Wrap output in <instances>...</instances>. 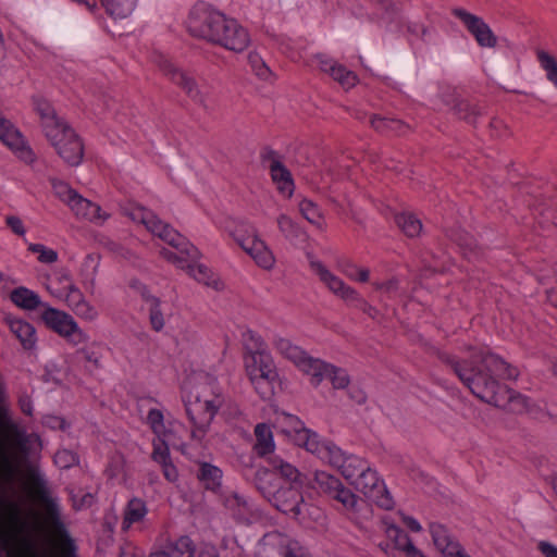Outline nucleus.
<instances>
[{
  "label": "nucleus",
  "mask_w": 557,
  "mask_h": 557,
  "mask_svg": "<svg viewBox=\"0 0 557 557\" xmlns=\"http://www.w3.org/2000/svg\"><path fill=\"white\" fill-rule=\"evenodd\" d=\"M459 380L481 400L513 413H521L528 408V399L520 393L502 385L498 380H516L517 368L503 358L491 352L475 350L470 359L457 360L442 355Z\"/></svg>",
  "instance_id": "nucleus-1"
},
{
  "label": "nucleus",
  "mask_w": 557,
  "mask_h": 557,
  "mask_svg": "<svg viewBox=\"0 0 557 557\" xmlns=\"http://www.w3.org/2000/svg\"><path fill=\"white\" fill-rule=\"evenodd\" d=\"M299 445L315 455L324 463L337 470L345 480L349 481L357 491L379 507L389 510L394 500L384 481L379 476L368 460L344 451L331 441L322 440L309 430L298 433Z\"/></svg>",
  "instance_id": "nucleus-2"
},
{
  "label": "nucleus",
  "mask_w": 557,
  "mask_h": 557,
  "mask_svg": "<svg viewBox=\"0 0 557 557\" xmlns=\"http://www.w3.org/2000/svg\"><path fill=\"white\" fill-rule=\"evenodd\" d=\"M188 29L193 36L203 38L234 52L244 51L250 42L247 30L237 21L203 7L195 8L191 11Z\"/></svg>",
  "instance_id": "nucleus-3"
},
{
  "label": "nucleus",
  "mask_w": 557,
  "mask_h": 557,
  "mask_svg": "<svg viewBox=\"0 0 557 557\" xmlns=\"http://www.w3.org/2000/svg\"><path fill=\"white\" fill-rule=\"evenodd\" d=\"M34 110L40 119L42 133L57 154L70 166H77L84 158V144L74 128L61 117L46 99H33Z\"/></svg>",
  "instance_id": "nucleus-4"
},
{
  "label": "nucleus",
  "mask_w": 557,
  "mask_h": 557,
  "mask_svg": "<svg viewBox=\"0 0 557 557\" xmlns=\"http://www.w3.org/2000/svg\"><path fill=\"white\" fill-rule=\"evenodd\" d=\"M4 391L0 375V394ZM38 441L34 434H27L9 418L0 414V490L9 485L33 445Z\"/></svg>",
  "instance_id": "nucleus-5"
},
{
  "label": "nucleus",
  "mask_w": 557,
  "mask_h": 557,
  "mask_svg": "<svg viewBox=\"0 0 557 557\" xmlns=\"http://www.w3.org/2000/svg\"><path fill=\"white\" fill-rule=\"evenodd\" d=\"M30 523L14 506L0 511V557H38L33 552Z\"/></svg>",
  "instance_id": "nucleus-6"
},
{
  "label": "nucleus",
  "mask_w": 557,
  "mask_h": 557,
  "mask_svg": "<svg viewBox=\"0 0 557 557\" xmlns=\"http://www.w3.org/2000/svg\"><path fill=\"white\" fill-rule=\"evenodd\" d=\"M34 493L42 505V522L58 549V557H76V544L71 537L58 503L49 496L46 486L35 482Z\"/></svg>",
  "instance_id": "nucleus-7"
},
{
  "label": "nucleus",
  "mask_w": 557,
  "mask_h": 557,
  "mask_svg": "<svg viewBox=\"0 0 557 557\" xmlns=\"http://www.w3.org/2000/svg\"><path fill=\"white\" fill-rule=\"evenodd\" d=\"M246 372L257 393L269 399L274 394L278 374L273 359L263 351L250 354L245 361Z\"/></svg>",
  "instance_id": "nucleus-8"
},
{
  "label": "nucleus",
  "mask_w": 557,
  "mask_h": 557,
  "mask_svg": "<svg viewBox=\"0 0 557 557\" xmlns=\"http://www.w3.org/2000/svg\"><path fill=\"white\" fill-rule=\"evenodd\" d=\"M160 71L175 85H177L185 95L202 108H207V96L201 90L195 77L189 73L178 69L169 59L160 57L157 60Z\"/></svg>",
  "instance_id": "nucleus-9"
},
{
  "label": "nucleus",
  "mask_w": 557,
  "mask_h": 557,
  "mask_svg": "<svg viewBox=\"0 0 557 557\" xmlns=\"http://www.w3.org/2000/svg\"><path fill=\"white\" fill-rule=\"evenodd\" d=\"M41 319L48 327L74 345L86 343L88 339L87 334L79 329L74 318L64 311L47 307L41 313Z\"/></svg>",
  "instance_id": "nucleus-10"
},
{
  "label": "nucleus",
  "mask_w": 557,
  "mask_h": 557,
  "mask_svg": "<svg viewBox=\"0 0 557 557\" xmlns=\"http://www.w3.org/2000/svg\"><path fill=\"white\" fill-rule=\"evenodd\" d=\"M0 140L26 164L35 163L37 157L26 138L13 123L0 115Z\"/></svg>",
  "instance_id": "nucleus-11"
},
{
  "label": "nucleus",
  "mask_w": 557,
  "mask_h": 557,
  "mask_svg": "<svg viewBox=\"0 0 557 557\" xmlns=\"http://www.w3.org/2000/svg\"><path fill=\"white\" fill-rule=\"evenodd\" d=\"M454 16L459 18L467 30L474 37L476 44L482 48H495L497 37L484 20L474 15L462 8L451 10Z\"/></svg>",
  "instance_id": "nucleus-12"
},
{
  "label": "nucleus",
  "mask_w": 557,
  "mask_h": 557,
  "mask_svg": "<svg viewBox=\"0 0 557 557\" xmlns=\"http://www.w3.org/2000/svg\"><path fill=\"white\" fill-rule=\"evenodd\" d=\"M151 221L146 223L145 227L153 235L158 236L182 253L188 257H197L198 250L183 235L176 232L170 224L162 222L154 213Z\"/></svg>",
  "instance_id": "nucleus-13"
},
{
  "label": "nucleus",
  "mask_w": 557,
  "mask_h": 557,
  "mask_svg": "<svg viewBox=\"0 0 557 557\" xmlns=\"http://www.w3.org/2000/svg\"><path fill=\"white\" fill-rule=\"evenodd\" d=\"M186 413L193 424L191 438L201 442L208 433L210 425L220 408H211L201 401L193 399L186 405Z\"/></svg>",
  "instance_id": "nucleus-14"
},
{
  "label": "nucleus",
  "mask_w": 557,
  "mask_h": 557,
  "mask_svg": "<svg viewBox=\"0 0 557 557\" xmlns=\"http://www.w3.org/2000/svg\"><path fill=\"white\" fill-rule=\"evenodd\" d=\"M310 267L325 287L336 297L346 302H349L351 299H359L358 292L326 269L322 262L315 259H310Z\"/></svg>",
  "instance_id": "nucleus-15"
},
{
  "label": "nucleus",
  "mask_w": 557,
  "mask_h": 557,
  "mask_svg": "<svg viewBox=\"0 0 557 557\" xmlns=\"http://www.w3.org/2000/svg\"><path fill=\"white\" fill-rule=\"evenodd\" d=\"M312 369L307 375L313 386H319L324 379H329L333 387L344 389L349 386L350 377L345 369L327 363L321 359L314 361Z\"/></svg>",
  "instance_id": "nucleus-16"
},
{
  "label": "nucleus",
  "mask_w": 557,
  "mask_h": 557,
  "mask_svg": "<svg viewBox=\"0 0 557 557\" xmlns=\"http://www.w3.org/2000/svg\"><path fill=\"white\" fill-rule=\"evenodd\" d=\"M272 345L280 355L292 361L305 374H308L310 370H313L312 366L317 358L309 356L289 338L275 335L273 336Z\"/></svg>",
  "instance_id": "nucleus-17"
},
{
  "label": "nucleus",
  "mask_w": 557,
  "mask_h": 557,
  "mask_svg": "<svg viewBox=\"0 0 557 557\" xmlns=\"http://www.w3.org/2000/svg\"><path fill=\"white\" fill-rule=\"evenodd\" d=\"M301 488L302 486L296 485L280 487L270 503L282 512L299 518L302 516L304 508L306 507Z\"/></svg>",
  "instance_id": "nucleus-18"
},
{
  "label": "nucleus",
  "mask_w": 557,
  "mask_h": 557,
  "mask_svg": "<svg viewBox=\"0 0 557 557\" xmlns=\"http://www.w3.org/2000/svg\"><path fill=\"white\" fill-rule=\"evenodd\" d=\"M430 533L435 547L444 557H470L444 525L431 523Z\"/></svg>",
  "instance_id": "nucleus-19"
},
{
  "label": "nucleus",
  "mask_w": 557,
  "mask_h": 557,
  "mask_svg": "<svg viewBox=\"0 0 557 557\" xmlns=\"http://www.w3.org/2000/svg\"><path fill=\"white\" fill-rule=\"evenodd\" d=\"M69 208L78 220L87 221L96 225H102L110 216L109 213L102 211L99 205L79 194L72 200Z\"/></svg>",
  "instance_id": "nucleus-20"
},
{
  "label": "nucleus",
  "mask_w": 557,
  "mask_h": 557,
  "mask_svg": "<svg viewBox=\"0 0 557 557\" xmlns=\"http://www.w3.org/2000/svg\"><path fill=\"white\" fill-rule=\"evenodd\" d=\"M71 310L81 319L92 322L98 318L97 309L86 300L84 294L74 285L63 295Z\"/></svg>",
  "instance_id": "nucleus-21"
},
{
  "label": "nucleus",
  "mask_w": 557,
  "mask_h": 557,
  "mask_svg": "<svg viewBox=\"0 0 557 557\" xmlns=\"http://www.w3.org/2000/svg\"><path fill=\"white\" fill-rule=\"evenodd\" d=\"M317 60L320 70L332 76L333 79L336 81L343 88L349 89L357 84V75L354 72L347 70L344 65H341L336 61L322 54H319Z\"/></svg>",
  "instance_id": "nucleus-22"
},
{
  "label": "nucleus",
  "mask_w": 557,
  "mask_h": 557,
  "mask_svg": "<svg viewBox=\"0 0 557 557\" xmlns=\"http://www.w3.org/2000/svg\"><path fill=\"white\" fill-rule=\"evenodd\" d=\"M243 250L263 270L269 271L274 268L276 262L275 257L270 247L259 235L253 236L252 240Z\"/></svg>",
  "instance_id": "nucleus-23"
},
{
  "label": "nucleus",
  "mask_w": 557,
  "mask_h": 557,
  "mask_svg": "<svg viewBox=\"0 0 557 557\" xmlns=\"http://www.w3.org/2000/svg\"><path fill=\"white\" fill-rule=\"evenodd\" d=\"M268 462L271 466L273 472L280 474L281 478L288 482L290 485H304V475L290 462L276 455L270 456L268 458Z\"/></svg>",
  "instance_id": "nucleus-24"
},
{
  "label": "nucleus",
  "mask_w": 557,
  "mask_h": 557,
  "mask_svg": "<svg viewBox=\"0 0 557 557\" xmlns=\"http://www.w3.org/2000/svg\"><path fill=\"white\" fill-rule=\"evenodd\" d=\"M269 168L272 180L276 184L278 191L286 197H290L294 193V181L290 172L281 161L275 159L271 161Z\"/></svg>",
  "instance_id": "nucleus-25"
},
{
  "label": "nucleus",
  "mask_w": 557,
  "mask_h": 557,
  "mask_svg": "<svg viewBox=\"0 0 557 557\" xmlns=\"http://www.w3.org/2000/svg\"><path fill=\"white\" fill-rule=\"evenodd\" d=\"M141 297L147 306L149 312V322L151 329L156 332H161L165 325V319L161 309V300L154 295L150 294L147 288H143Z\"/></svg>",
  "instance_id": "nucleus-26"
},
{
  "label": "nucleus",
  "mask_w": 557,
  "mask_h": 557,
  "mask_svg": "<svg viewBox=\"0 0 557 557\" xmlns=\"http://www.w3.org/2000/svg\"><path fill=\"white\" fill-rule=\"evenodd\" d=\"M8 322L11 332L16 336L22 346L25 349L34 348L36 344L35 327L30 323L18 319H10Z\"/></svg>",
  "instance_id": "nucleus-27"
},
{
  "label": "nucleus",
  "mask_w": 557,
  "mask_h": 557,
  "mask_svg": "<svg viewBox=\"0 0 557 557\" xmlns=\"http://www.w3.org/2000/svg\"><path fill=\"white\" fill-rule=\"evenodd\" d=\"M194 399L201 401L211 408H221L224 397L220 388L213 382L200 384L194 395Z\"/></svg>",
  "instance_id": "nucleus-28"
},
{
  "label": "nucleus",
  "mask_w": 557,
  "mask_h": 557,
  "mask_svg": "<svg viewBox=\"0 0 557 557\" xmlns=\"http://www.w3.org/2000/svg\"><path fill=\"white\" fill-rule=\"evenodd\" d=\"M256 444L253 449L260 457H264L274 450L273 433L271 428L265 423H259L255 428Z\"/></svg>",
  "instance_id": "nucleus-29"
},
{
  "label": "nucleus",
  "mask_w": 557,
  "mask_h": 557,
  "mask_svg": "<svg viewBox=\"0 0 557 557\" xmlns=\"http://www.w3.org/2000/svg\"><path fill=\"white\" fill-rule=\"evenodd\" d=\"M280 547V554L283 557H311L308 550L296 540L289 539L283 534H274L271 536Z\"/></svg>",
  "instance_id": "nucleus-30"
},
{
  "label": "nucleus",
  "mask_w": 557,
  "mask_h": 557,
  "mask_svg": "<svg viewBox=\"0 0 557 557\" xmlns=\"http://www.w3.org/2000/svg\"><path fill=\"white\" fill-rule=\"evenodd\" d=\"M10 299L14 305L24 310H35L44 305L38 294L26 287L13 289L10 294Z\"/></svg>",
  "instance_id": "nucleus-31"
},
{
  "label": "nucleus",
  "mask_w": 557,
  "mask_h": 557,
  "mask_svg": "<svg viewBox=\"0 0 557 557\" xmlns=\"http://www.w3.org/2000/svg\"><path fill=\"white\" fill-rule=\"evenodd\" d=\"M197 478L207 490L215 491L221 486L222 470L209 462H200Z\"/></svg>",
  "instance_id": "nucleus-32"
},
{
  "label": "nucleus",
  "mask_w": 557,
  "mask_h": 557,
  "mask_svg": "<svg viewBox=\"0 0 557 557\" xmlns=\"http://www.w3.org/2000/svg\"><path fill=\"white\" fill-rule=\"evenodd\" d=\"M186 271L197 282L208 287H211L215 290L223 288V283L220 281V278L203 264H188Z\"/></svg>",
  "instance_id": "nucleus-33"
},
{
  "label": "nucleus",
  "mask_w": 557,
  "mask_h": 557,
  "mask_svg": "<svg viewBox=\"0 0 557 557\" xmlns=\"http://www.w3.org/2000/svg\"><path fill=\"white\" fill-rule=\"evenodd\" d=\"M173 549L178 555L189 553V557H218L215 548L213 546L206 545L198 550L193 547V541L189 536H181L173 544Z\"/></svg>",
  "instance_id": "nucleus-34"
},
{
  "label": "nucleus",
  "mask_w": 557,
  "mask_h": 557,
  "mask_svg": "<svg viewBox=\"0 0 557 557\" xmlns=\"http://www.w3.org/2000/svg\"><path fill=\"white\" fill-rule=\"evenodd\" d=\"M103 346L97 342H94L77 351L86 362V369L89 372H94L102 368L103 359Z\"/></svg>",
  "instance_id": "nucleus-35"
},
{
  "label": "nucleus",
  "mask_w": 557,
  "mask_h": 557,
  "mask_svg": "<svg viewBox=\"0 0 557 557\" xmlns=\"http://www.w3.org/2000/svg\"><path fill=\"white\" fill-rule=\"evenodd\" d=\"M313 482L318 491L329 498L343 483L337 476L323 470L314 471Z\"/></svg>",
  "instance_id": "nucleus-36"
},
{
  "label": "nucleus",
  "mask_w": 557,
  "mask_h": 557,
  "mask_svg": "<svg viewBox=\"0 0 557 557\" xmlns=\"http://www.w3.org/2000/svg\"><path fill=\"white\" fill-rule=\"evenodd\" d=\"M225 505L233 511L234 517L242 522H249L253 516L251 506L238 494H232L226 497Z\"/></svg>",
  "instance_id": "nucleus-37"
},
{
  "label": "nucleus",
  "mask_w": 557,
  "mask_h": 557,
  "mask_svg": "<svg viewBox=\"0 0 557 557\" xmlns=\"http://www.w3.org/2000/svg\"><path fill=\"white\" fill-rule=\"evenodd\" d=\"M147 511L144 500L139 498L131 499L124 510L123 529H128L133 523L141 521L147 515Z\"/></svg>",
  "instance_id": "nucleus-38"
},
{
  "label": "nucleus",
  "mask_w": 557,
  "mask_h": 557,
  "mask_svg": "<svg viewBox=\"0 0 557 557\" xmlns=\"http://www.w3.org/2000/svg\"><path fill=\"white\" fill-rule=\"evenodd\" d=\"M106 11L115 18H126L134 12L137 0H101Z\"/></svg>",
  "instance_id": "nucleus-39"
},
{
  "label": "nucleus",
  "mask_w": 557,
  "mask_h": 557,
  "mask_svg": "<svg viewBox=\"0 0 557 557\" xmlns=\"http://www.w3.org/2000/svg\"><path fill=\"white\" fill-rule=\"evenodd\" d=\"M370 123L373 128L384 134L394 133L397 135H403L408 129V125H406L400 120L383 117L379 115H373L370 120Z\"/></svg>",
  "instance_id": "nucleus-40"
},
{
  "label": "nucleus",
  "mask_w": 557,
  "mask_h": 557,
  "mask_svg": "<svg viewBox=\"0 0 557 557\" xmlns=\"http://www.w3.org/2000/svg\"><path fill=\"white\" fill-rule=\"evenodd\" d=\"M274 481V473L270 470L264 468L257 470L255 478L256 486L269 502L273 499L278 490L276 484H273Z\"/></svg>",
  "instance_id": "nucleus-41"
},
{
  "label": "nucleus",
  "mask_w": 557,
  "mask_h": 557,
  "mask_svg": "<svg viewBox=\"0 0 557 557\" xmlns=\"http://www.w3.org/2000/svg\"><path fill=\"white\" fill-rule=\"evenodd\" d=\"M74 285L69 272L60 270L55 273L53 278L49 280L46 287L52 296L63 298L64 293Z\"/></svg>",
  "instance_id": "nucleus-42"
},
{
  "label": "nucleus",
  "mask_w": 557,
  "mask_h": 557,
  "mask_svg": "<svg viewBox=\"0 0 557 557\" xmlns=\"http://www.w3.org/2000/svg\"><path fill=\"white\" fill-rule=\"evenodd\" d=\"M536 58L546 79L557 89V59L543 49L536 50Z\"/></svg>",
  "instance_id": "nucleus-43"
},
{
  "label": "nucleus",
  "mask_w": 557,
  "mask_h": 557,
  "mask_svg": "<svg viewBox=\"0 0 557 557\" xmlns=\"http://www.w3.org/2000/svg\"><path fill=\"white\" fill-rule=\"evenodd\" d=\"M396 223L409 237L419 236L422 231V223L413 213L404 212L396 215Z\"/></svg>",
  "instance_id": "nucleus-44"
},
{
  "label": "nucleus",
  "mask_w": 557,
  "mask_h": 557,
  "mask_svg": "<svg viewBox=\"0 0 557 557\" xmlns=\"http://www.w3.org/2000/svg\"><path fill=\"white\" fill-rule=\"evenodd\" d=\"M330 498L339 503L348 511L357 510L359 497L344 483H342L339 488H337Z\"/></svg>",
  "instance_id": "nucleus-45"
},
{
  "label": "nucleus",
  "mask_w": 557,
  "mask_h": 557,
  "mask_svg": "<svg viewBox=\"0 0 557 557\" xmlns=\"http://www.w3.org/2000/svg\"><path fill=\"white\" fill-rule=\"evenodd\" d=\"M453 110L455 113L466 122L474 124L481 111L476 104H472L462 99H455Z\"/></svg>",
  "instance_id": "nucleus-46"
},
{
  "label": "nucleus",
  "mask_w": 557,
  "mask_h": 557,
  "mask_svg": "<svg viewBox=\"0 0 557 557\" xmlns=\"http://www.w3.org/2000/svg\"><path fill=\"white\" fill-rule=\"evenodd\" d=\"M230 235L244 249L252 240V237L258 235V232L252 225L242 222L230 231Z\"/></svg>",
  "instance_id": "nucleus-47"
},
{
  "label": "nucleus",
  "mask_w": 557,
  "mask_h": 557,
  "mask_svg": "<svg viewBox=\"0 0 557 557\" xmlns=\"http://www.w3.org/2000/svg\"><path fill=\"white\" fill-rule=\"evenodd\" d=\"M299 210L302 216L318 228H323V215L318 206L309 200L304 199L299 203Z\"/></svg>",
  "instance_id": "nucleus-48"
},
{
  "label": "nucleus",
  "mask_w": 557,
  "mask_h": 557,
  "mask_svg": "<svg viewBox=\"0 0 557 557\" xmlns=\"http://www.w3.org/2000/svg\"><path fill=\"white\" fill-rule=\"evenodd\" d=\"M170 434H163V436H157V438L153 440L152 446L153 450L151 454V458L154 462L161 465L169 460L170 458Z\"/></svg>",
  "instance_id": "nucleus-49"
},
{
  "label": "nucleus",
  "mask_w": 557,
  "mask_h": 557,
  "mask_svg": "<svg viewBox=\"0 0 557 557\" xmlns=\"http://www.w3.org/2000/svg\"><path fill=\"white\" fill-rule=\"evenodd\" d=\"M384 531L386 536L394 543L395 547L401 552L412 542L408 534L393 523L384 521Z\"/></svg>",
  "instance_id": "nucleus-50"
},
{
  "label": "nucleus",
  "mask_w": 557,
  "mask_h": 557,
  "mask_svg": "<svg viewBox=\"0 0 557 557\" xmlns=\"http://www.w3.org/2000/svg\"><path fill=\"white\" fill-rule=\"evenodd\" d=\"M277 226L282 234L289 240L298 239L305 235L298 224L286 214L278 215Z\"/></svg>",
  "instance_id": "nucleus-51"
},
{
  "label": "nucleus",
  "mask_w": 557,
  "mask_h": 557,
  "mask_svg": "<svg viewBox=\"0 0 557 557\" xmlns=\"http://www.w3.org/2000/svg\"><path fill=\"white\" fill-rule=\"evenodd\" d=\"M50 183L54 195L67 207L78 194L75 189H73L67 183L63 181L51 178Z\"/></svg>",
  "instance_id": "nucleus-52"
},
{
  "label": "nucleus",
  "mask_w": 557,
  "mask_h": 557,
  "mask_svg": "<svg viewBox=\"0 0 557 557\" xmlns=\"http://www.w3.org/2000/svg\"><path fill=\"white\" fill-rule=\"evenodd\" d=\"M28 250L38 255V261L51 264L58 261V252L42 244H29Z\"/></svg>",
  "instance_id": "nucleus-53"
},
{
  "label": "nucleus",
  "mask_w": 557,
  "mask_h": 557,
  "mask_svg": "<svg viewBox=\"0 0 557 557\" xmlns=\"http://www.w3.org/2000/svg\"><path fill=\"white\" fill-rule=\"evenodd\" d=\"M54 463L60 469H69L78 463V456L69 449H60L54 455Z\"/></svg>",
  "instance_id": "nucleus-54"
},
{
  "label": "nucleus",
  "mask_w": 557,
  "mask_h": 557,
  "mask_svg": "<svg viewBox=\"0 0 557 557\" xmlns=\"http://www.w3.org/2000/svg\"><path fill=\"white\" fill-rule=\"evenodd\" d=\"M249 64L255 72V74L260 77L261 79H268L271 76V71L264 63V61L261 59V57L256 53L251 52L248 55Z\"/></svg>",
  "instance_id": "nucleus-55"
},
{
  "label": "nucleus",
  "mask_w": 557,
  "mask_h": 557,
  "mask_svg": "<svg viewBox=\"0 0 557 557\" xmlns=\"http://www.w3.org/2000/svg\"><path fill=\"white\" fill-rule=\"evenodd\" d=\"M124 213L126 216H128L132 221L141 223L143 225H146V223H151L149 219H152V212L148 211L147 209L135 206L131 207L124 210Z\"/></svg>",
  "instance_id": "nucleus-56"
},
{
  "label": "nucleus",
  "mask_w": 557,
  "mask_h": 557,
  "mask_svg": "<svg viewBox=\"0 0 557 557\" xmlns=\"http://www.w3.org/2000/svg\"><path fill=\"white\" fill-rule=\"evenodd\" d=\"M147 421L157 436H163V434H168L164 432L163 414L160 410H149Z\"/></svg>",
  "instance_id": "nucleus-57"
},
{
  "label": "nucleus",
  "mask_w": 557,
  "mask_h": 557,
  "mask_svg": "<svg viewBox=\"0 0 557 557\" xmlns=\"http://www.w3.org/2000/svg\"><path fill=\"white\" fill-rule=\"evenodd\" d=\"M160 256L165 259L166 261L175 264L176 267L181 268V269H184V270H187V261H186V258H189L187 255L185 253H182L180 251V255L176 253V252H173L166 248H162L160 250Z\"/></svg>",
  "instance_id": "nucleus-58"
},
{
  "label": "nucleus",
  "mask_w": 557,
  "mask_h": 557,
  "mask_svg": "<svg viewBox=\"0 0 557 557\" xmlns=\"http://www.w3.org/2000/svg\"><path fill=\"white\" fill-rule=\"evenodd\" d=\"M72 500L75 509H83L92 505L94 495L91 493H83L79 491L77 494L72 495Z\"/></svg>",
  "instance_id": "nucleus-59"
},
{
  "label": "nucleus",
  "mask_w": 557,
  "mask_h": 557,
  "mask_svg": "<svg viewBox=\"0 0 557 557\" xmlns=\"http://www.w3.org/2000/svg\"><path fill=\"white\" fill-rule=\"evenodd\" d=\"M5 223L8 227L17 236H24L26 234V228L22 219L17 215H8L5 218Z\"/></svg>",
  "instance_id": "nucleus-60"
},
{
  "label": "nucleus",
  "mask_w": 557,
  "mask_h": 557,
  "mask_svg": "<svg viewBox=\"0 0 557 557\" xmlns=\"http://www.w3.org/2000/svg\"><path fill=\"white\" fill-rule=\"evenodd\" d=\"M540 213L543 218V222H552L557 226V203L545 206Z\"/></svg>",
  "instance_id": "nucleus-61"
},
{
  "label": "nucleus",
  "mask_w": 557,
  "mask_h": 557,
  "mask_svg": "<svg viewBox=\"0 0 557 557\" xmlns=\"http://www.w3.org/2000/svg\"><path fill=\"white\" fill-rule=\"evenodd\" d=\"M398 285H399V282L395 277H393V278H391V280H388L386 282H376V283H374V287L377 290H382V292L387 293V294H392V293L397 292Z\"/></svg>",
  "instance_id": "nucleus-62"
},
{
  "label": "nucleus",
  "mask_w": 557,
  "mask_h": 557,
  "mask_svg": "<svg viewBox=\"0 0 557 557\" xmlns=\"http://www.w3.org/2000/svg\"><path fill=\"white\" fill-rule=\"evenodd\" d=\"M164 478L170 482H176L178 479V471L171 460L160 465Z\"/></svg>",
  "instance_id": "nucleus-63"
},
{
  "label": "nucleus",
  "mask_w": 557,
  "mask_h": 557,
  "mask_svg": "<svg viewBox=\"0 0 557 557\" xmlns=\"http://www.w3.org/2000/svg\"><path fill=\"white\" fill-rule=\"evenodd\" d=\"M454 239L459 244V246L468 248L470 251L476 247L475 239L466 232L457 235Z\"/></svg>",
  "instance_id": "nucleus-64"
}]
</instances>
